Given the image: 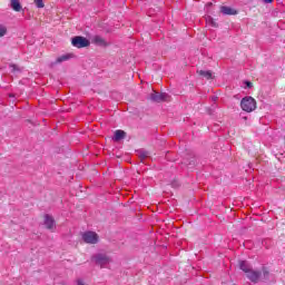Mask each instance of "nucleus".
<instances>
[{"mask_svg": "<svg viewBox=\"0 0 285 285\" xmlns=\"http://www.w3.org/2000/svg\"><path fill=\"white\" fill-rule=\"evenodd\" d=\"M10 6L14 12H21V2L19 0H11Z\"/></svg>", "mask_w": 285, "mask_h": 285, "instance_id": "nucleus-12", "label": "nucleus"}, {"mask_svg": "<svg viewBox=\"0 0 285 285\" xmlns=\"http://www.w3.org/2000/svg\"><path fill=\"white\" fill-rule=\"evenodd\" d=\"M244 85H245V88H253V82H250V81H248V80H246V81L244 82Z\"/></svg>", "mask_w": 285, "mask_h": 285, "instance_id": "nucleus-22", "label": "nucleus"}, {"mask_svg": "<svg viewBox=\"0 0 285 285\" xmlns=\"http://www.w3.org/2000/svg\"><path fill=\"white\" fill-rule=\"evenodd\" d=\"M45 226L48 230H52V228H55V218L48 214L45 215Z\"/></svg>", "mask_w": 285, "mask_h": 285, "instance_id": "nucleus-8", "label": "nucleus"}, {"mask_svg": "<svg viewBox=\"0 0 285 285\" xmlns=\"http://www.w3.org/2000/svg\"><path fill=\"white\" fill-rule=\"evenodd\" d=\"M6 32H7L6 27H1V26H0V37H4V36H6Z\"/></svg>", "mask_w": 285, "mask_h": 285, "instance_id": "nucleus-19", "label": "nucleus"}, {"mask_svg": "<svg viewBox=\"0 0 285 285\" xmlns=\"http://www.w3.org/2000/svg\"><path fill=\"white\" fill-rule=\"evenodd\" d=\"M91 262H94L96 266L105 268V266H108L111 259L108 257V255L98 253L91 257Z\"/></svg>", "mask_w": 285, "mask_h": 285, "instance_id": "nucleus-2", "label": "nucleus"}, {"mask_svg": "<svg viewBox=\"0 0 285 285\" xmlns=\"http://www.w3.org/2000/svg\"><path fill=\"white\" fill-rule=\"evenodd\" d=\"M259 277H262V272L259 271H250L247 274V278L253 282L254 284H257L259 282Z\"/></svg>", "mask_w": 285, "mask_h": 285, "instance_id": "nucleus-6", "label": "nucleus"}, {"mask_svg": "<svg viewBox=\"0 0 285 285\" xmlns=\"http://www.w3.org/2000/svg\"><path fill=\"white\" fill-rule=\"evenodd\" d=\"M138 157L140 159H148V157H150V151H148L146 149H139L138 150Z\"/></svg>", "mask_w": 285, "mask_h": 285, "instance_id": "nucleus-15", "label": "nucleus"}, {"mask_svg": "<svg viewBox=\"0 0 285 285\" xmlns=\"http://www.w3.org/2000/svg\"><path fill=\"white\" fill-rule=\"evenodd\" d=\"M239 268H240V271H243V273H246V274H248L249 272L253 271V267L246 261H242L239 263Z\"/></svg>", "mask_w": 285, "mask_h": 285, "instance_id": "nucleus-9", "label": "nucleus"}, {"mask_svg": "<svg viewBox=\"0 0 285 285\" xmlns=\"http://www.w3.org/2000/svg\"><path fill=\"white\" fill-rule=\"evenodd\" d=\"M197 72L200 77H205V79H213V73L210 71L199 70Z\"/></svg>", "mask_w": 285, "mask_h": 285, "instance_id": "nucleus-16", "label": "nucleus"}, {"mask_svg": "<svg viewBox=\"0 0 285 285\" xmlns=\"http://www.w3.org/2000/svg\"><path fill=\"white\" fill-rule=\"evenodd\" d=\"M207 22L210 23L212 28H217V22H215V20H213V18H208Z\"/></svg>", "mask_w": 285, "mask_h": 285, "instance_id": "nucleus-17", "label": "nucleus"}, {"mask_svg": "<svg viewBox=\"0 0 285 285\" xmlns=\"http://www.w3.org/2000/svg\"><path fill=\"white\" fill-rule=\"evenodd\" d=\"M264 3H273V0H263Z\"/></svg>", "mask_w": 285, "mask_h": 285, "instance_id": "nucleus-24", "label": "nucleus"}, {"mask_svg": "<svg viewBox=\"0 0 285 285\" xmlns=\"http://www.w3.org/2000/svg\"><path fill=\"white\" fill-rule=\"evenodd\" d=\"M82 240L85 244H97L99 242V235L95 232H85L82 234Z\"/></svg>", "mask_w": 285, "mask_h": 285, "instance_id": "nucleus-4", "label": "nucleus"}, {"mask_svg": "<svg viewBox=\"0 0 285 285\" xmlns=\"http://www.w3.org/2000/svg\"><path fill=\"white\" fill-rule=\"evenodd\" d=\"M240 108L245 112H253L257 108V101L250 96H247L240 100Z\"/></svg>", "mask_w": 285, "mask_h": 285, "instance_id": "nucleus-1", "label": "nucleus"}, {"mask_svg": "<svg viewBox=\"0 0 285 285\" xmlns=\"http://www.w3.org/2000/svg\"><path fill=\"white\" fill-rule=\"evenodd\" d=\"M77 285H86V284H83V281H82V279H78V281H77Z\"/></svg>", "mask_w": 285, "mask_h": 285, "instance_id": "nucleus-23", "label": "nucleus"}, {"mask_svg": "<svg viewBox=\"0 0 285 285\" xmlns=\"http://www.w3.org/2000/svg\"><path fill=\"white\" fill-rule=\"evenodd\" d=\"M37 8H43V0H35Z\"/></svg>", "mask_w": 285, "mask_h": 285, "instance_id": "nucleus-18", "label": "nucleus"}, {"mask_svg": "<svg viewBox=\"0 0 285 285\" xmlns=\"http://www.w3.org/2000/svg\"><path fill=\"white\" fill-rule=\"evenodd\" d=\"M220 12L223 14H237V11H235L233 8L225 6L220 7Z\"/></svg>", "mask_w": 285, "mask_h": 285, "instance_id": "nucleus-13", "label": "nucleus"}, {"mask_svg": "<svg viewBox=\"0 0 285 285\" xmlns=\"http://www.w3.org/2000/svg\"><path fill=\"white\" fill-rule=\"evenodd\" d=\"M70 59V55H62L56 59L55 62L51 63V66H57V63H63V61H68Z\"/></svg>", "mask_w": 285, "mask_h": 285, "instance_id": "nucleus-14", "label": "nucleus"}, {"mask_svg": "<svg viewBox=\"0 0 285 285\" xmlns=\"http://www.w3.org/2000/svg\"><path fill=\"white\" fill-rule=\"evenodd\" d=\"M71 46H73V48H88L90 40L82 36H76L71 39Z\"/></svg>", "mask_w": 285, "mask_h": 285, "instance_id": "nucleus-3", "label": "nucleus"}, {"mask_svg": "<svg viewBox=\"0 0 285 285\" xmlns=\"http://www.w3.org/2000/svg\"><path fill=\"white\" fill-rule=\"evenodd\" d=\"M185 166H188L189 168H194V166H196L197 164V159L195 158V155L189 154L186 158H184V163Z\"/></svg>", "mask_w": 285, "mask_h": 285, "instance_id": "nucleus-7", "label": "nucleus"}, {"mask_svg": "<svg viewBox=\"0 0 285 285\" xmlns=\"http://www.w3.org/2000/svg\"><path fill=\"white\" fill-rule=\"evenodd\" d=\"M150 100L156 101V104H161V101H170V96L166 92H153L150 94Z\"/></svg>", "mask_w": 285, "mask_h": 285, "instance_id": "nucleus-5", "label": "nucleus"}, {"mask_svg": "<svg viewBox=\"0 0 285 285\" xmlns=\"http://www.w3.org/2000/svg\"><path fill=\"white\" fill-rule=\"evenodd\" d=\"M268 271L266 268H263V276H264V279H268Z\"/></svg>", "mask_w": 285, "mask_h": 285, "instance_id": "nucleus-21", "label": "nucleus"}, {"mask_svg": "<svg viewBox=\"0 0 285 285\" xmlns=\"http://www.w3.org/2000/svg\"><path fill=\"white\" fill-rule=\"evenodd\" d=\"M126 137V131L118 129L115 131L114 140L115 141H121Z\"/></svg>", "mask_w": 285, "mask_h": 285, "instance_id": "nucleus-11", "label": "nucleus"}, {"mask_svg": "<svg viewBox=\"0 0 285 285\" xmlns=\"http://www.w3.org/2000/svg\"><path fill=\"white\" fill-rule=\"evenodd\" d=\"M11 72H17L19 71V67L17 65H10Z\"/></svg>", "mask_w": 285, "mask_h": 285, "instance_id": "nucleus-20", "label": "nucleus"}, {"mask_svg": "<svg viewBox=\"0 0 285 285\" xmlns=\"http://www.w3.org/2000/svg\"><path fill=\"white\" fill-rule=\"evenodd\" d=\"M92 42L96 46H108V43L106 42V39H104L101 36H95L92 38Z\"/></svg>", "mask_w": 285, "mask_h": 285, "instance_id": "nucleus-10", "label": "nucleus"}]
</instances>
